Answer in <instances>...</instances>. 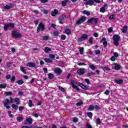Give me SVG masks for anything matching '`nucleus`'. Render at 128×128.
Wrapping results in <instances>:
<instances>
[{"label": "nucleus", "instance_id": "nucleus-18", "mask_svg": "<svg viewBox=\"0 0 128 128\" xmlns=\"http://www.w3.org/2000/svg\"><path fill=\"white\" fill-rule=\"evenodd\" d=\"M94 2L92 0H88L86 2V3L84 4H86V6H92V4H94Z\"/></svg>", "mask_w": 128, "mask_h": 128}, {"label": "nucleus", "instance_id": "nucleus-45", "mask_svg": "<svg viewBox=\"0 0 128 128\" xmlns=\"http://www.w3.org/2000/svg\"><path fill=\"white\" fill-rule=\"evenodd\" d=\"M22 120V117L17 118V122H21Z\"/></svg>", "mask_w": 128, "mask_h": 128}, {"label": "nucleus", "instance_id": "nucleus-54", "mask_svg": "<svg viewBox=\"0 0 128 128\" xmlns=\"http://www.w3.org/2000/svg\"><path fill=\"white\" fill-rule=\"evenodd\" d=\"M94 72H88V76H92V75H94Z\"/></svg>", "mask_w": 128, "mask_h": 128}, {"label": "nucleus", "instance_id": "nucleus-40", "mask_svg": "<svg viewBox=\"0 0 128 128\" xmlns=\"http://www.w3.org/2000/svg\"><path fill=\"white\" fill-rule=\"evenodd\" d=\"M4 94L6 96H12V92H5Z\"/></svg>", "mask_w": 128, "mask_h": 128}, {"label": "nucleus", "instance_id": "nucleus-28", "mask_svg": "<svg viewBox=\"0 0 128 128\" xmlns=\"http://www.w3.org/2000/svg\"><path fill=\"white\" fill-rule=\"evenodd\" d=\"M14 102L16 103V104H20V98H16L14 99Z\"/></svg>", "mask_w": 128, "mask_h": 128}, {"label": "nucleus", "instance_id": "nucleus-52", "mask_svg": "<svg viewBox=\"0 0 128 128\" xmlns=\"http://www.w3.org/2000/svg\"><path fill=\"white\" fill-rule=\"evenodd\" d=\"M8 114L10 116V118H12V112L11 111H8Z\"/></svg>", "mask_w": 128, "mask_h": 128}, {"label": "nucleus", "instance_id": "nucleus-7", "mask_svg": "<svg viewBox=\"0 0 128 128\" xmlns=\"http://www.w3.org/2000/svg\"><path fill=\"white\" fill-rule=\"evenodd\" d=\"M14 24L12 23H9L6 24L4 26V30H6L8 28H14Z\"/></svg>", "mask_w": 128, "mask_h": 128}, {"label": "nucleus", "instance_id": "nucleus-49", "mask_svg": "<svg viewBox=\"0 0 128 128\" xmlns=\"http://www.w3.org/2000/svg\"><path fill=\"white\" fill-rule=\"evenodd\" d=\"M78 119L77 118L74 117L73 118V122H78Z\"/></svg>", "mask_w": 128, "mask_h": 128}, {"label": "nucleus", "instance_id": "nucleus-33", "mask_svg": "<svg viewBox=\"0 0 128 128\" xmlns=\"http://www.w3.org/2000/svg\"><path fill=\"white\" fill-rule=\"evenodd\" d=\"M6 88V84H0V88Z\"/></svg>", "mask_w": 128, "mask_h": 128}, {"label": "nucleus", "instance_id": "nucleus-27", "mask_svg": "<svg viewBox=\"0 0 128 128\" xmlns=\"http://www.w3.org/2000/svg\"><path fill=\"white\" fill-rule=\"evenodd\" d=\"M82 14H86V16H90V13L86 10H84V11L82 12Z\"/></svg>", "mask_w": 128, "mask_h": 128}, {"label": "nucleus", "instance_id": "nucleus-44", "mask_svg": "<svg viewBox=\"0 0 128 128\" xmlns=\"http://www.w3.org/2000/svg\"><path fill=\"white\" fill-rule=\"evenodd\" d=\"M90 68L92 70H96V66L92 64L90 65Z\"/></svg>", "mask_w": 128, "mask_h": 128}, {"label": "nucleus", "instance_id": "nucleus-63", "mask_svg": "<svg viewBox=\"0 0 128 128\" xmlns=\"http://www.w3.org/2000/svg\"><path fill=\"white\" fill-rule=\"evenodd\" d=\"M94 38H98V32H96L94 34Z\"/></svg>", "mask_w": 128, "mask_h": 128}, {"label": "nucleus", "instance_id": "nucleus-46", "mask_svg": "<svg viewBox=\"0 0 128 128\" xmlns=\"http://www.w3.org/2000/svg\"><path fill=\"white\" fill-rule=\"evenodd\" d=\"M12 8L10 6H5L4 7V10H10Z\"/></svg>", "mask_w": 128, "mask_h": 128}, {"label": "nucleus", "instance_id": "nucleus-51", "mask_svg": "<svg viewBox=\"0 0 128 128\" xmlns=\"http://www.w3.org/2000/svg\"><path fill=\"white\" fill-rule=\"evenodd\" d=\"M58 34H60V32L58 31H54V34L56 36H58Z\"/></svg>", "mask_w": 128, "mask_h": 128}, {"label": "nucleus", "instance_id": "nucleus-57", "mask_svg": "<svg viewBox=\"0 0 128 128\" xmlns=\"http://www.w3.org/2000/svg\"><path fill=\"white\" fill-rule=\"evenodd\" d=\"M16 80V77L14 76H13L11 78H10V81L12 82H14V80Z\"/></svg>", "mask_w": 128, "mask_h": 128}, {"label": "nucleus", "instance_id": "nucleus-36", "mask_svg": "<svg viewBox=\"0 0 128 128\" xmlns=\"http://www.w3.org/2000/svg\"><path fill=\"white\" fill-rule=\"evenodd\" d=\"M43 40H50V36H44L42 38Z\"/></svg>", "mask_w": 128, "mask_h": 128}, {"label": "nucleus", "instance_id": "nucleus-17", "mask_svg": "<svg viewBox=\"0 0 128 128\" xmlns=\"http://www.w3.org/2000/svg\"><path fill=\"white\" fill-rule=\"evenodd\" d=\"M106 4H104V6L100 8V12H106Z\"/></svg>", "mask_w": 128, "mask_h": 128}, {"label": "nucleus", "instance_id": "nucleus-29", "mask_svg": "<svg viewBox=\"0 0 128 128\" xmlns=\"http://www.w3.org/2000/svg\"><path fill=\"white\" fill-rule=\"evenodd\" d=\"M68 2V0H64L62 2V6H66V2Z\"/></svg>", "mask_w": 128, "mask_h": 128}, {"label": "nucleus", "instance_id": "nucleus-9", "mask_svg": "<svg viewBox=\"0 0 128 128\" xmlns=\"http://www.w3.org/2000/svg\"><path fill=\"white\" fill-rule=\"evenodd\" d=\"M24 124H32V118H26Z\"/></svg>", "mask_w": 128, "mask_h": 128}, {"label": "nucleus", "instance_id": "nucleus-39", "mask_svg": "<svg viewBox=\"0 0 128 128\" xmlns=\"http://www.w3.org/2000/svg\"><path fill=\"white\" fill-rule=\"evenodd\" d=\"M116 18V15L112 14L109 17V20H114Z\"/></svg>", "mask_w": 128, "mask_h": 128}, {"label": "nucleus", "instance_id": "nucleus-24", "mask_svg": "<svg viewBox=\"0 0 128 128\" xmlns=\"http://www.w3.org/2000/svg\"><path fill=\"white\" fill-rule=\"evenodd\" d=\"M44 60L47 64H50V63L52 62V60H50V58H45L44 59Z\"/></svg>", "mask_w": 128, "mask_h": 128}, {"label": "nucleus", "instance_id": "nucleus-38", "mask_svg": "<svg viewBox=\"0 0 128 128\" xmlns=\"http://www.w3.org/2000/svg\"><path fill=\"white\" fill-rule=\"evenodd\" d=\"M28 104L30 108H32V100H29Z\"/></svg>", "mask_w": 128, "mask_h": 128}, {"label": "nucleus", "instance_id": "nucleus-11", "mask_svg": "<svg viewBox=\"0 0 128 128\" xmlns=\"http://www.w3.org/2000/svg\"><path fill=\"white\" fill-rule=\"evenodd\" d=\"M78 74L79 76H82L84 72H86V69L84 68H80L77 71Z\"/></svg>", "mask_w": 128, "mask_h": 128}, {"label": "nucleus", "instance_id": "nucleus-22", "mask_svg": "<svg viewBox=\"0 0 128 128\" xmlns=\"http://www.w3.org/2000/svg\"><path fill=\"white\" fill-rule=\"evenodd\" d=\"M114 82L116 84H122L123 82V81L122 80L116 79L114 80Z\"/></svg>", "mask_w": 128, "mask_h": 128}, {"label": "nucleus", "instance_id": "nucleus-37", "mask_svg": "<svg viewBox=\"0 0 128 128\" xmlns=\"http://www.w3.org/2000/svg\"><path fill=\"white\" fill-rule=\"evenodd\" d=\"M48 78L50 80H52L54 78V74H48Z\"/></svg>", "mask_w": 128, "mask_h": 128}, {"label": "nucleus", "instance_id": "nucleus-23", "mask_svg": "<svg viewBox=\"0 0 128 128\" xmlns=\"http://www.w3.org/2000/svg\"><path fill=\"white\" fill-rule=\"evenodd\" d=\"M78 85L79 86L83 88V90H88L87 86L83 84H78Z\"/></svg>", "mask_w": 128, "mask_h": 128}, {"label": "nucleus", "instance_id": "nucleus-2", "mask_svg": "<svg viewBox=\"0 0 128 128\" xmlns=\"http://www.w3.org/2000/svg\"><path fill=\"white\" fill-rule=\"evenodd\" d=\"M113 40H114V44L115 46H118V44H120L119 42H118V40H120V36L118 35H114L113 36Z\"/></svg>", "mask_w": 128, "mask_h": 128}, {"label": "nucleus", "instance_id": "nucleus-43", "mask_svg": "<svg viewBox=\"0 0 128 128\" xmlns=\"http://www.w3.org/2000/svg\"><path fill=\"white\" fill-rule=\"evenodd\" d=\"M12 108H14V110H18V106H16V105L14 104H12Z\"/></svg>", "mask_w": 128, "mask_h": 128}, {"label": "nucleus", "instance_id": "nucleus-26", "mask_svg": "<svg viewBox=\"0 0 128 128\" xmlns=\"http://www.w3.org/2000/svg\"><path fill=\"white\" fill-rule=\"evenodd\" d=\"M94 110V106H92L90 105L88 108V111H91V110Z\"/></svg>", "mask_w": 128, "mask_h": 128}, {"label": "nucleus", "instance_id": "nucleus-30", "mask_svg": "<svg viewBox=\"0 0 128 128\" xmlns=\"http://www.w3.org/2000/svg\"><path fill=\"white\" fill-rule=\"evenodd\" d=\"M87 116L89 118H92V113L91 112H88L87 113Z\"/></svg>", "mask_w": 128, "mask_h": 128}, {"label": "nucleus", "instance_id": "nucleus-64", "mask_svg": "<svg viewBox=\"0 0 128 128\" xmlns=\"http://www.w3.org/2000/svg\"><path fill=\"white\" fill-rule=\"evenodd\" d=\"M22 128H32V126H22Z\"/></svg>", "mask_w": 128, "mask_h": 128}, {"label": "nucleus", "instance_id": "nucleus-53", "mask_svg": "<svg viewBox=\"0 0 128 128\" xmlns=\"http://www.w3.org/2000/svg\"><path fill=\"white\" fill-rule=\"evenodd\" d=\"M78 66H86V64L83 62H79L78 64Z\"/></svg>", "mask_w": 128, "mask_h": 128}, {"label": "nucleus", "instance_id": "nucleus-25", "mask_svg": "<svg viewBox=\"0 0 128 128\" xmlns=\"http://www.w3.org/2000/svg\"><path fill=\"white\" fill-rule=\"evenodd\" d=\"M84 47H80L79 48V52H80V54H84Z\"/></svg>", "mask_w": 128, "mask_h": 128}, {"label": "nucleus", "instance_id": "nucleus-12", "mask_svg": "<svg viewBox=\"0 0 128 128\" xmlns=\"http://www.w3.org/2000/svg\"><path fill=\"white\" fill-rule=\"evenodd\" d=\"M112 70H120V66L118 64H112Z\"/></svg>", "mask_w": 128, "mask_h": 128}, {"label": "nucleus", "instance_id": "nucleus-35", "mask_svg": "<svg viewBox=\"0 0 128 128\" xmlns=\"http://www.w3.org/2000/svg\"><path fill=\"white\" fill-rule=\"evenodd\" d=\"M16 84H24V81L22 80H18L16 82Z\"/></svg>", "mask_w": 128, "mask_h": 128}, {"label": "nucleus", "instance_id": "nucleus-16", "mask_svg": "<svg viewBox=\"0 0 128 128\" xmlns=\"http://www.w3.org/2000/svg\"><path fill=\"white\" fill-rule=\"evenodd\" d=\"M58 10L56 9H54V10L51 12V16H56V15L58 14Z\"/></svg>", "mask_w": 128, "mask_h": 128}, {"label": "nucleus", "instance_id": "nucleus-31", "mask_svg": "<svg viewBox=\"0 0 128 128\" xmlns=\"http://www.w3.org/2000/svg\"><path fill=\"white\" fill-rule=\"evenodd\" d=\"M102 69L103 70H104V72H108L110 70V69L108 67H102Z\"/></svg>", "mask_w": 128, "mask_h": 128}, {"label": "nucleus", "instance_id": "nucleus-60", "mask_svg": "<svg viewBox=\"0 0 128 128\" xmlns=\"http://www.w3.org/2000/svg\"><path fill=\"white\" fill-rule=\"evenodd\" d=\"M112 62H114V60H116V57L114 56H112L111 58H110Z\"/></svg>", "mask_w": 128, "mask_h": 128}, {"label": "nucleus", "instance_id": "nucleus-55", "mask_svg": "<svg viewBox=\"0 0 128 128\" xmlns=\"http://www.w3.org/2000/svg\"><path fill=\"white\" fill-rule=\"evenodd\" d=\"M86 128H92V126L90 124H88V123H86Z\"/></svg>", "mask_w": 128, "mask_h": 128}, {"label": "nucleus", "instance_id": "nucleus-5", "mask_svg": "<svg viewBox=\"0 0 128 128\" xmlns=\"http://www.w3.org/2000/svg\"><path fill=\"white\" fill-rule=\"evenodd\" d=\"M98 20L96 18H91L88 20V24H96Z\"/></svg>", "mask_w": 128, "mask_h": 128}, {"label": "nucleus", "instance_id": "nucleus-6", "mask_svg": "<svg viewBox=\"0 0 128 128\" xmlns=\"http://www.w3.org/2000/svg\"><path fill=\"white\" fill-rule=\"evenodd\" d=\"M44 30V24L42 23H40L38 25V27L37 28V32H40V30Z\"/></svg>", "mask_w": 128, "mask_h": 128}, {"label": "nucleus", "instance_id": "nucleus-3", "mask_svg": "<svg viewBox=\"0 0 128 128\" xmlns=\"http://www.w3.org/2000/svg\"><path fill=\"white\" fill-rule=\"evenodd\" d=\"M88 34H82L81 36L78 39V42H84V40H88Z\"/></svg>", "mask_w": 128, "mask_h": 128}, {"label": "nucleus", "instance_id": "nucleus-1", "mask_svg": "<svg viewBox=\"0 0 128 128\" xmlns=\"http://www.w3.org/2000/svg\"><path fill=\"white\" fill-rule=\"evenodd\" d=\"M13 103H14V99H12V98H10V100H8V98H6L3 102L4 106H5V108H7L8 110V108H10V106H8L10 104H13Z\"/></svg>", "mask_w": 128, "mask_h": 128}, {"label": "nucleus", "instance_id": "nucleus-21", "mask_svg": "<svg viewBox=\"0 0 128 128\" xmlns=\"http://www.w3.org/2000/svg\"><path fill=\"white\" fill-rule=\"evenodd\" d=\"M102 42H104L103 44L104 47L106 46H108V42L106 41V38L104 37L102 39Z\"/></svg>", "mask_w": 128, "mask_h": 128}, {"label": "nucleus", "instance_id": "nucleus-20", "mask_svg": "<svg viewBox=\"0 0 128 128\" xmlns=\"http://www.w3.org/2000/svg\"><path fill=\"white\" fill-rule=\"evenodd\" d=\"M128 26L125 25L123 27V29L122 30V32H123V34H126V32H128Z\"/></svg>", "mask_w": 128, "mask_h": 128}, {"label": "nucleus", "instance_id": "nucleus-48", "mask_svg": "<svg viewBox=\"0 0 128 128\" xmlns=\"http://www.w3.org/2000/svg\"><path fill=\"white\" fill-rule=\"evenodd\" d=\"M92 38L90 37L89 38V43H90L91 44H94V42H92Z\"/></svg>", "mask_w": 128, "mask_h": 128}, {"label": "nucleus", "instance_id": "nucleus-15", "mask_svg": "<svg viewBox=\"0 0 128 128\" xmlns=\"http://www.w3.org/2000/svg\"><path fill=\"white\" fill-rule=\"evenodd\" d=\"M26 66H29L30 68H36V63L32 62H28L26 64Z\"/></svg>", "mask_w": 128, "mask_h": 128}, {"label": "nucleus", "instance_id": "nucleus-50", "mask_svg": "<svg viewBox=\"0 0 128 128\" xmlns=\"http://www.w3.org/2000/svg\"><path fill=\"white\" fill-rule=\"evenodd\" d=\"M96 124H100V118L96 119Z\"/></svg>", "mask_w": 128, "mask_h": 128}, {"label": "nucleus", "instance_id": "nucleus-58", "mask_svg": "<svg viewBox=\"0 0 128 128\" xmlns=\"http://www.w3.org/2000/svg\"><path fill=\"white\" fill-rule=\"evenodd\" d=\"M10 66H12V63L11 62H7L6 66L8 68H10Z\"/></svg>", "mask_w": 128, "mask_h": 128}, {"label": "nucleus", "instance_id": "nucleus-47", "mask_svg": "<svg viewBox=\"0 0 128 128\" xmlns=\"http://www.w3.org/2000/svg\"><path fill=\"white\" fill-rule=\"evenodd\" d=\"M95 54H100V50H96L94 51Z\"/></svg>", "mask_w": 128, "mask_h": 128}, {"label": "nucleus", "instance_id": "nucleus-10", "mask_svg": "<svg viewBox=\"0 0 128 128\" xmlns=\"http://www.w3.org/2000/svg\"><path fill=\"white\" fill-rule=\"evenodd\" d=\"M54 72L56 74L59 75L62 74V69H60V68H54Z\"/></svg>", "mask_w": 128, "mask_h": 128}, {"label": "nucleus", "instance_id": "nucleus-13", "mask_svg": "<svg viewBox=\"0 0 128 128\" xmlns=\"http://www.w3.org/2000/svg\"><path fill=\"white\" fill-rule=\"evenodd\" d=\"M66 18V15L64 14H62L60 16H59L58 18V20H59V24H62V20H64Z\"/></svg>", "mask_w": 128, "mask_h": 128}, {"label": "nucleus", "instance_id": "nucleus-41", "mask_svg": "<svg viewBox=\"0 0 128 128\" xmlns=\"http://www.w3.org/2000/svg\"><path fill=\"white\" fill-rule=\"evenodd\" d=\"M58 88L60 90H61V92H66V90L64 89V88L62 86H59Z\"/></svg>", "mask_w": 128, "mask_h": 128}, {"label": "nucleus", "instance_id": "nucleus-34", "mask_svg": "<svg viewBox=\"0 0 128 128\" xmlns=\"http://www.w3.org/2000/svg\"><path fill=\"white\" fill-rule=\"evenodd\" d=\"M50 50H52V48H49L48 47H46L44 48L45 52H50Z\"/></svg>", "mask_w": 128, "mask_h": 128}, {"label": "nucleus", "instance_id": "nucleus-56", "mask_svg": "<svg viewBox=\"0 0 128 128\" xmlns=\"http://www.w3.org/2000/svg\"><path fill=\"white\" fill-rule=\"evenodd\" d=\"M66 36H64V35L61 36V40H66Z\"/></svg>", "mask_w": 128, "mask_h": 128}, {"label": "nucleus", "instance_id": "nucleus-61", "mask_svg": "<svg viewBox=\"0 0 128 128\" xmlns=\"http://www.w3.org/2000/svg\"><path fill=\"white\" fill-rule=\"evenodd\" d=\"M84 82H86L88 84H90V80H88V79H85Z\"/></svg>", "mask_w": 128, "mask_h": 128}, {"label": "nucleus", "instance_id": "nucleus-62", "mask_svg": "<svg viewBox=\"0 0 128 128\" xmlns=\"http://www.w3.org/2000/svg\"><path fill=\"white\" fill-rule=\"evenodd\" d=\"M82 102H78L76 104V106H82Z\"/></svg>", "mask_w": 128, "mask_h": 128}, {"label": "nucleus", "instance_id": "nucleus-32", "mask_svg": "<svg viewBox=\"0 0 128 128\" xmlns=\"http://www.w3.org/2000/svg\"><path fill=\"white\" fill-rule=\"evenodd\" d=\"M20 70L22 72H24V74H26V68L24 67L20 66Z\"/></svg>", "mask_w": 128, "mask_h": 128}, {"label": "nucleus", "instance_id": "nucleus-42", "mask_svg": "<svg viewBox=\"0 0 128 128\" xmlns=\"http://www.w3.org/2000/svg\"><path fill=\"white\" fill-rule=\"evenodd\" d=\"M49 58H51L52 60H54V58H56V56L54 54H50L49 55Z\"/></svg>", "mask_w": 128, "mask_h": 128}, {"label": "nucleus", "instance_id": "nucleus-19", "mask_svg": "<svg viewBox=\"0 0 128 128\" xmlns=\"http://www.w3.org/2000/svg\"><path fill=\"white\" fill-rule=\"evenodd\" d=\"M64 34H72V32H70V30L68 28L64 29V32H63Z\"/></svg>", "mask_w": 128, "mask_h": 128}, {"label": "nucleus", "instance_id": "nucleus-8", "mask_svg": "<svg viewBox=\"0 0 128 128\" xmlns=\"http://www.w3.org/2000/svg\"><path fill=\"white\" fill-rule=\"evenodd\" d=\"M84 20H86V17L83 16L76 22V24H82Z\"/></svg>", "mask_w": 128, "mask_h": 128}, {"label": "nucleus", "instance_id": "nucleus-14", "mask_svg": "<svg viewBox=\"0 0 128 128\" xmlns=\"http://www.w3.org/2000/svg\"><path fill=\"white\" fill-rule=\"evenodd\" d=\"M12 35L14 36H15V38H22V34H20L16 32V31H13L12 32Z\"/></svg>", "mask_w": 128, "mask_h": 128}, {"label": "nucleus", "instance_id": "nucleus-4", "mask_svg": "<svg viewBox=\"0 0 128 128\" xmlns=\"http://www.w3.org/2000/svg\"><path fill=\"white\" fill-rule=\"evenodd\" d=\"M71 84L73 88H75V90H80V89L78 88L76 86H78V83H76V81H74V80H71Z\"/></svg>", "mask_w": 128, "mask_h": 128}, {"label": "nucleus", "instance_id": "nucleus-59", "mask_svg": "<svg viewBox=\"0 0 128 128\" xmlns=\"http://www.w3.org/2000/svg\"><path fill=\"white\" fill-rule=\"evenodd\" d=\"M94 108H95V110H100V107L98 105H95L94 106Z\"/></svg>", "mask_w": 128, "mask_h": 128}]
</instances>
